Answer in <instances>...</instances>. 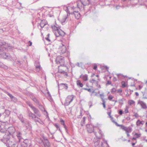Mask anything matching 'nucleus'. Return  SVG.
Listing matches in <instances>:
<instances>
[{"label":"nucleus","mask_w":147,"mask_h":147,"mask_svg":"<svg viewBox=\"0 0 147 147\" xmlns=\"http://www.w3.org/2000/svg\"><path fill=\"white\" fill-rule=\"evenodd\" d=\"M32 109L33 110L34 113L36 114L38 117H40L41 116V114L39 113V110L37 108L34 107Z\"/></svg>","instance_id":"18"},{"label":"nucleus","mask_w":147,"mask_h":147,"mask_svg":"<svg viewBox=\"0 0 147 147\" xmlns=\"http://www.w3.org/2000/svg\"><path fill=\"white\" fill-rule=\"evenodd\" d=\"M25 145L24 144H22V143L21 144V147H28V146H25Z\"/></svg>","instance_id":"57"},{"label":"nucleus","mask_w":147,"mask_h":147,"mask_svg":"<svg viewBox=\"0 0 147 147\" xmlns=\"http://www.w3.org/2000/svg\"><path fill=\"white\" fill-rule=\"evenodd\" d=\"M111 111H110V112H107V114L108 115L109 117H110L111 116Z\"/></svg>","instance_id":"60"},{"label":"nucleus","mask_w":147,"mask_h":147,"mask_svg":"<svg viewBox=\"0 0 147 147\" xmlns=\"http://www.w3.org/2000/svg\"><path fill=\"white\" fill-rule=\"evenodd\" d=\"M113 97L111 95H109L108 97V99L110 101H112V100Z\"/></svg>","instance_id":"49"},{"label":"nucleus","mask_w":147,"mask_h":147,"mask_svg":"<svg viewBox=\"0 0 147 147\" xmlns=\"http://www.w3.org/2000/svg\"><path fill=\"white\" fill-rule=\"evenodd\" d=\"M103 140L104 142L105 143V144L107 145V146H109V145L108 144L107 141L106 140H105V139H104Z\"/></svg>","instance_id":"59"},{"label":"nucleus","mask_w":147,"mask_h":147,"mask_svg":"<svg viewBox=\"0 0 147 147\" xmlns=\"http://www.w3.org/2000/svg\"><path fill=\"white\" fill-rule=\"evenodd\" d=\"M123 113V112L121 110H120L119 111V114L120 115H121Z\"/></svg>","instance_id":"58"},{"label":"nucleus","mask_w":147,"mask_h":147,"mask_svg":"<svg viewBox=\"0 0 147 147\" xmlns=\"http://www.w3.org/2000/svg\"><path fill=\"white\" fill-rule=\"evenodd\" d=\"M11 99L12 100H13L14 102H17V98L14 96Z\"/></svg>","instance_id":"54"},{"label":"nucleus","mask_w":147,"mask_h":147,"mask_svg":"<svg viewBox=\"0 0 147 147\" xmlns=\"http://www.w3.org/2000/svg\"><path fill=\"white\" fill-rule=\"evenodd\" d=\"M1 66H0L1 67H2L3 68H4L5 69H7V67L6 65H4L3 63H2V65Z\"/></svg>","instance_id":"52"},{"label":"nucleus","mask_w":147,"mask_h":147,"mask_svg":"<svg viewBox=\"0 0 147 147\" xmlns=\"http://www.w3.org/2000/svg\"><path fill=\"white\" fill-rule=\"evenodd\" d=\"M8 125L9 123L7 121L5 122L0 121V130L1 129H4L6 130L7 128Z\"/></svg>","instance_id":"8"},{"label":"nucleus","mask_w":147,"mask_h":147,"mask_svg":"<svg viewBox=\"0 0 147 147\" xmlns=\"http://www.w3.org/2000/svg\"><path fill=\"white\" fill-rule=\"evenodd\" d=\"M35 66H36V67H37L38 66V67H40V63L38 62H36L35 63Z\"/></svg>","instance_id":"44"},{"label":"nucleus","mask_w":147,"mask_h":147,"mask_svg":"<svg viewBox=\"0 0 147 147\" xmlns=\"http://www.w3.org/2000/svg\"><path fill=\"white\" fill-rule=\"evenodd\" d=\"M36 71L38 72H39L42 70V68L41 67H38L37 66V67L36 68Z\"/></svg>","instance_id":"39"},{"label":"nucleus","mask_w":147,"mask_h":147,"mask_svg":"<svg viewBox=\"0 0 147 147\" xmlns=\"http://www.w3.org/2000/svg\"><path fill=\"white\" fill-rule=\"evenodd\" d=\"M125 131L126 133H131L132 131V128L131 127H127Z\"/></svg>","instance_id":"25"},{"label":"nucleus","mask_w":147,"mask_h":147,"mask_svg":"<svg viewBox=\"0 0 147 147\" xmlns=\"http://www.w3.org/2000/svg\"><path fill=\"white\" fill-rule=\"evenodd\" d=\"M94 133L96 138L98 139L100 138L103 135L102 131L100 130L98 132H94Z\"/></svg>","instance_id":"16"},{"label":"nucleus","mask_w":147,"mask_h":147,"mask_svg":"<svg viewBox=\"0 0 147 147\" xmlns=\"http://www.w3.org/2000/svg\"><path fill=\"white\" fill-rule=\"evenodd\" d=\"M74 97V96L73 95L68 96L65 99L64 105L65 106H68L73 100Z\"/></svg>","instance_id":"6"},{"label":"nucleus","mask_w":147,"mask_h":147,"mask_svg":"<svg viewBox=\"0 0 147 147\" xmlns=\"http://www.w3.org/2000/svg\"><path fill=\"white\" fill-rule=\"evenodd\" d=\"M91 0H80V3H78L77 6L80 9H82L83 6H85L89 5L90 2Z\"/></svg>","instance_id":"5"},{"label":"nucleus","mask_w":147,"mask_h":147,"mask_svg":"<svg viewBox=\"0 0 147 147\" xmlns=\"http://www.w3.org/2000/svg\"><path fill=\"white\" fill-rule=\"evenodd\" d=\"M2 141L6 144L8 147H14L15 143L12 139H10V137L8 134H5L2 139Z\"/></svg>","instance_id":"1"},{"label":"nucleus","mask_w":147,"mask_h":147,"mask_svg":"<svg viewBox=\"0 0 147 147\" xmlns=\"http://www.w3.org/2000/svg\"><path fill=\"white\" fill-rule=\"evenodd\" d=\"M22 134L19 132H17L16 136L19 140V144L20 142H22V140H23V139L22 138Z\"/></svg>","instance_id":"19"},{"label":"nucleus","mask_w":147,"mask_h":147,"mask_svg":"<svg viewBox=\"0 0 147 147\" xmlns=\"http://www.w3.org/2000/svg\"><path fill=\"white\" fill-rule=\"evenodd\" d=\"M60 122L61 123V124L64 126V128H65L66 132H67V127L64 123V121L63 119H61L60 120Z\"/></svg>","instance_id":"27"},{"label":"nucleus","mask_w":147,"mask_h":147,"mask_svg":"<svg viewBox=\"0 0 147 147\" xmlns=\"http://www.w3.org/2000/svg\"><path fill=\"white\" fill-rule=\"evenodd\" d=\"M77 65L79 67H81L82 66V63H77Z\"/></svg>","instance_id":"53"},{"label":"nucleus","mask_w":147,"mask_h":147,"mask_svg":"<svg viewBox=\"0 0 147 147\" xmlns=\"http://www.w3.org/2000/svg\"><path fill=\"white\" fill-rule=\"evenodd\" d=\"M117 92L121 93L122 92V90L121 89H119L118 90H117Z\"/></svg>","instance_id":"56"},{"label":"nucleus","mask_w":147,"mask_h":147,"mask_svg":"<svg viewBox=\"0 0 147 147\" xmlns=\"http://www.w3.org/2000/svg\"><path fill=\"white\" fill-rule=\"evenodd\" d=\"M101 99L102 100V101L103 102V103H102V104L103 105V107L104 108H106V106L105 105V100L103 99V98H101Z\"/></svg>","instance_id":"43"},{"label":"nucleus","mask_w":147,"mask_h":147,"mask_svg":"<svg viewBox=\"0 0 147 147\" xmlns=\"http://www.w3.org/2000/svg\"><path fill=\"white\" fill-rule=\"evenodd\" d=\"M141 135V133H135L134 134V136H135L136 138H140Z\"/></svg>","instance_id":"34"},{"label":"nucleus","mask_w":147,"mask_h":147,"mask_svg":"<svg viewBox=\"0 0 147 147\" xmlns=\"http://www.w3.org/2000/svg\"><path fill=\"white\" fill-rule=\"evenodd\" d=\"M58 70H59V71H58L61 74H66V73L65 72V71H64V70H60L59 69Z\"/></svg>","instance_id":"51"},{"label":"nucleus","mask_w":147,"mask_h":147,"mask_svg":"<svg viewBox=\"0 0 147 147\" xmlns=\"http://www.w3.org/2000/svg\"><path fill=\"white\" fill-rule=\"evenodd\" d=\"M131 86H135V81L134 80H131V84L130 85Z\"/></svg>","instance_id":"37"},{"label":"nucleus","mask_w":147,"mask_h":147,"mask_svg":"<svg viewBox=\"0 0 147 147\" xmlns=\"http://www.w3.org/2000/svg\"><path fill=\"white\" fill-rule=\"evenodd\" d=\"M121 127V128L124 131H125L127 127L122 125H120Z\"/></svg>","instance_id":"47"},{"label":"nucleus","mask_w":147,"mask_h":147,"mask_svg":"<svg viewBox=\"0 0 147 147\" xmlns=\"http://www.w3.org/2000/svg\"><path fill=\"white\" fill-rule=\"evenodd\" d=\"M138 103L141 106L142 109H147L146 104L143 101L139 100L138 101Z\"/></svg>","instance_id":"11"},{"label":"nucleus","mask_w":147,"mask_h":147,"mask_svg":"<svg viewBox=\"0 0 147 147\" xmlns=\"http://www.w3.org/2000/svg\"><path fill=\"white\" fill-rule=\"evenodd\" d=\"M97 66L95 64L94 65V67H93V69L94 70H96L97 69Z\"/></svg>","instance_id":"62"},{"label":"nucleus","mask_w":147,"mask_h":147,"mask_svg":"<svg viewBox=\"0 0 147 147\" xmlns=\"http://www.w3.org/2000/svg\"><path fill=\"white\" fill-rule=\"evenodd\" d=\"M59 52L61 55L63 54L64 56L66 57H68L70 55L69 52L67 50L66 47L63 44H62V46L59 47Z\"/></svg>","instance_id":"3"},{"label":"nucleus","mask_w":147,"mask_h":147,"mask_svg":"<svg viewBox=\"0 0 147 147\" xmlns=\"http://www.w3.org/2000/svg\"><path fill=\"white\" fill-rule=\"evenodd\" d=\"M6 43L9 45L8 46H7V48H5L2 46H0V55H1L3 58L5 59H6L7 57H9V55L8 54L7 55L4 52L3 49H11L12 48V47L9 44L7 43Z\"/></svg>","instance_id":"4"},{"label":"nucleus","mask_w":147,"mask_h":147,"mask_svg":"<svg viewBox=\"0 0 147 147\" xmlns=\"http://www.w3.org/2000/svg\"><path fill=\"white\" fill-rule=\"evenodd\" d=\"M47 25V22L45 20H41L40 24V26L41 28H43L45 26Z\"/></svg>","instance_id":"22"},{"label":"nucleus","mask_w":147,"mask_h":147,"mask_svg":"<svg viewBox=\"0 0 147 147\" xmlns=\"http://www.w3.org/2000/svg\"><path fill=\"white\" fill-rule=\"evenodd\" d=\"M28 114L30 117H31L32 119H33L34 118V117L36 115L32 113L30 111H28Z\"/></svg>","instance_id":"24"},{"label":"nucleus","mask_w":147,"mask_h":147,"mask_svg":"<svg viewBox=\"0 0 147 147\" xmlns=\"http://www.w3.org/2000/svg\"><path fill=\"white\" fill-rule=\"evenodd\" d=\"M83 89L84 90H87L88 91V92H92V93H93L94 92V91H91V90L90 89V88H89V89H88V88H83Z\"/></svg>","instance_id":"42"},{"label":"nucleus","mask_w":147,"mask_h":147,"mask_svg":"<svg viewBox=\"0 0 147 147\" xmlns=\"http://www.w3.org/2000/svg\"><path fill=\"white\" fill-rule=\"evenodd\" d=\"M32 100L36 103L38 104V100L35 97H33L32 98Z\"/></svg>","instance_id":"40"},{"label":"nucleus","mask_w":147,"mask_h":147,"mask_svg":"<svg viewBox=\"0 0 147 147\" xmlns=\"http://www.w3.org/2000/svg\"><path fill=\"white\" fill-rule=\"evenodd\" d=\"M60 85L62 86V87L66 90H67L68 88V86L67 84L61 83L60 84Z\"/></svg>","instance_id":"30"},{"label":"nucleus","mask_w":147,"mask_h":147,"mask_svg":"<svg viewBox=\"0 0 147 147\" xmlns=\"http://www.w3.org/2000/svg\"><path fill=\"white\" fill-rule=\"evenodd\" d=\"M80 78H81L84 81H86L88 80V75L86 74L84 75L81 74L80 76Z\"/></svg>","instance_id":"21"},{"label":"nucleus","mask_w":147,"mask_h":147,"mask_svg":"<svg viewBox=\"0 0 147 147\" xmlns=\"http://www.w3.org/2000/svg\"><path fill=\"white\" fill-rule=\"evenodd\" d=\"M4 92L7 94L11 99L14 96H13L11 94H10L8 92L6 91H4Z\"/></svg>","instance_id":"36"},{"label":"nucleus","mask_w":147,"mask_h":147,"mask_svg":"<svg viewBox=\"0 0 147 147\" xmlns=\"http://www.w3.org/2000/svg\"><path fill=\"white\" fill-rule=\"evenodd\" d=\"M71 14L75 16L76 18L77 19H79L80 17V14L78 11H74Z\"/></svg>","instance_id":"17"},{"label":"nucleus","mask_w":147,"mask_h":147,"mask_svg":"<svg viewBox=\"0 0 147 147\" xmlns=\"http://www.w3.org/2000/svg\"><path fill=\"white\" fill-rule=\"evenodd\" d=\"M90 82L92 83V85H95L97 87L100 88V86L98 85V82L95 80L92 79H90L89 80Z\"/></svg>","instance_id":"12"},{"label":"nucleus","mask_w":147,"mask_h":147,"mask_svg":"<svg viewBox=\"0 0 147 147\" xmlns=\"http://www.w3.org/2000/svg\"><path fill=\"white\" fill-rule=\"evenodd\" d=\"M118 101L119 102V103L120 104V105H122L123 104V99H119L118 100Z\"/></svg>","instance_id":"46"},{"label":"nucleus","mask_w":147,"mask_h":147,"mask_svg":"<svg viewBox=\"0 0 147 147\" xmlns=\"http://www.w3.org/2000/svg\"><path fill=\"white\" fill-rule=\"evenodd\" d=\"M144 124V121H141L140 120H138L136 122V125L137 126H140L141 124L143 125Z\"/></svg>","instance_id":"31"},{"label":"nucleus","mask_w":147,"mask_h":147,"mask_svg":"<svg viewBox=\"0 0 147 147\" xmlns=\"http://www.w3.org/2000/svg\"><path fill=\"white\" fill-rule=\"evenodd\" d=\"M22 144H24L26 145L25 146H28V147H30L31 145V141L28 139L24 140L22 142Z\"/></svg>","instance_id":"15"},{"label":"nucleus","mask_w":147,"mask_h":147,"mask_svg":"<svg viewBox=\"0 0 147 147\" xmlns=\"http://www.w3.org/2000/svg\"><path fill=\"white\" fill-rule=\"evenodd\" d=\"M66 11L67 13H68L70 14L68 8L67 7H66Z\"/></svg>","instance_id":"61"},{"label":"nucleus","mask_w":147,"mask_h":147,"mask_svg":"<svg viewBox=\"0 0 147 147\" xmlns=\"http://www.w3.org/2000/svg\"><path fill=\"white\" fill-rule=\"evenodd\" d=\"M128 103L129 105L131 106L135 104V102L133 100H129L128 101Z\"/></svg>","instance_id":"29"},{"label":"nucleus","mask_w":147,"mask_h":147,"mask_svg":"<svg viewBox=\"0 0 147 147\" xmlns=\"http://www.w3.org/2000/svg\"><path fill=\"white\" fill-rule=\"evenodd\" d=\"M134 116L135 117H138V113H135V114H134Z\"/></svg>","instance_id":"64"},{"label":"nucleus","mask_w":147,"mask_h":147,"mask_svg":"<svg viewBox=\"0 0 147 147\" xmlns=\"http://www.w3.org/2000/svg\"><path fill=\"white\" fill-rule=\"evenodd\" d=\"M56 62L57 64H59L61 66L64 65L65 63L64 57L60 56H57L56 59Z\"/></svg>","instance_id":"7"},{"label":"nucleus","mask_w":147,"mask_h":147,"mask_svg":"<svg viewBox=\"0 0 147 147\" xmlns=\"http://www.w3.org/2000/svg\"><path fill=\"white\" fill-rule=\"evenodd\" d=\"M18 117L21 121L23 123L24 122V120L23 115L22 114H19L18 115Z\"/></svg>","instance_id":"26"},{"label":"nucleus","mask_w":147,"mask_h":147,"mask_svg":"<svg viewBox=\"0 0 147 147\" xmlns=\"http://www.w3.org/2000/svg\"><path fill=\"white\" fill-rule=\"evenodd\" d=\"M111 120L112 121V122L114 123H115L116 125L117 126H120V125L118 124L115 121L113 120V118L112 116H111L110 117Z\"/></svg>","instance_id":"32"},{"label":"nucleus","mask_w":147,"mask_h":147,"mask_svg":"<svg viewBox=\"0 0 147 147\" xmlns=\"http://www.w3.org/2000/svg\"><path fill=\"white\" fill-rule=\"evenodd\" d=\"M117 91V90L115 88H113L112 90L111 91V92L112 94H114L115 92H116Z\"/></svg>","instance_id":"48"},{"label":"nucleus","mask_w":147,"mask_h":147,"mask_svg":"<svg viewBox=\"0 0 147 147\" xmlns=\"http://www.w3.org/2000/svg\"><path fill=\"white\" fill-rule=\"evenodd\" d=\"M67 18L66 17H64L62 20L61 22L63 24L65 22L67 21Z\"/></svg>","instance_id":"33"},{"label":"nucleus","mask_w":147,"mask_h":147,"mask_svg":"<svg viewBox=\"0 0 147 147\" xmlns=\"http://www.w3.org/2000/svg\"><path fill=\"white\" fill-rule=\"evenodd\" d=\"M78 86H79L80 87H82L83 85L82 83H81L80 81V80H78L76 82Z\"/></svg>","instance_id":"28"},{"label":"nucleus","mask_w":147,"mask_h":147,"mask_svg":"<svg viewBox=\"0 0 147 147\" xmlns=\"http://www.w3.org/2000/svg\"><path fill=\"white\" fill-rule=\"evenodd\" d=\"M41 142L43 143L45 147H50V144L47 139H45V141L44 142L42 140Z\"/></svg>","instance_id":"20"},{"label":"nucleus","mask_w":147,"mask_h":147,"mask_svg":"<svg viewBox=\"0 0 147 147\" xmlns=\"http://www.w3.org/2000/svg\"><path fill=\"white\" fill-rule=\"evenodd\" d=\"M51 28L56 37L64 36L65 35V33L60 29V27L57 24L52 26Z\"/></svg>","instance_id":"2"},{"label":"nucleus","mask_w":147,"mask_h":147,"mask_svg":"<svg viewBox=\"0 0 147 147\" xmlns=\"http://www.w3.org/2000/svg\"><path fill=\"white\" fill-rule=\"evenodd\" d=\"M55 126L57 128V129L59 128V130H60V129L59 128V126L58 124H55Z\"/></svg>","instance_id":"55"},{"label":"nucleus","mask_w":147,"mask_h":147,"mask_svg":"<svg viewBox=\"0 0 147 147\" xmlns=\"http://www.w3.org/2000/svg\"><path fill=\"white\" fill-rule=\"evenodd\" d=\"M102 145V142H100L99 140H98L96 142H94V147H103Z\"/></svg>","instance_id":"13"},{"label":"nucleus","mask_w":147,"mask_h":147,"mask_svg":"<svg viewBox=\"0 0 147 147\" xmlns=\"http://www.w3.org/2000/svg\"><path fill=\"white\" fill-rule=\"evenodd\" d=\"M10 113V112L8 110H5V112L3 113V115L5 116V118H6L8 117Z\"/></svg>","instance_id":"23"},{"label":"nucleus","mask_w":147,"mask_h":147,"mask_svg":"<svg viewBox=\"0 0 147 147\" xmlns=\"http://www.w3.org/2000/svg\"><path fill=\"white\" fill-rule=\"evenodd\" d=\"M26 103L31 109L34 107L32 105L31 103L29 101H27L26 102Z\"/></svg>","instance_id":"38"},{"label":"nucleus","mask_w":147,"mask_h":147,"mask_svg":"<svg viewBox=\"0 0 147 147\" xmlns=\"http://www.w3.org/2000/svg\"><path fill=\"white\" fill-rule=\"evenodd\" d=\"M7 131L9 133H6L5 134H8L9 135V136L11 135L14 133L16 131L15 128L13 127H10L7 129Z\"/></svg>","instance_id":"9"},{"label":"nucleus","mask_w":147,"mask_h":147,"mask_svg":"<svg viewBox=\"0 0 147 147\" xmlns=\"http://www.w3.org/2000/svg\"><path fill=\"white\" fill-rule=\"evenodd\" d=\"M122 84V87L123 88H124L127 86V84H126L125 82L124 81H122L121 82Z\"/></svg>","instance_id":"35"},{"label":"nucleus","mask_w":147,"mask_h":147,"mask_svg":"<svg viewBox=\"0 0 147 147\" xmlns=\"http://www.w3.org/2000/svg\"><path fill=\"white\" fill-rule=\"evenodd\" d=\"M86 129L88 132L89 133H91L93 132L94 127L91 124H87L86 125Z\"/></svg>","instance_id":"10"},{"label":"nucleus","mask_w":147,"mask_h":147,"mask_svg":"<svg viewBox=\"0 0 147 147\" xmlns=\"http://www.w3.org/2000/svg\"><path fill=\"white\" fill-rule=\"evenodd\" d=\"M85 118H86L85 117H83V120L81 122V124L82 126H83L84 124Z\"/></svg>","instance_id":"41"},{"label":"nucleus","mask_w":147,"mask_h":147,"mask_svg":"<svg viewBox=\"0 0 147 147\" xmlns=\"http://www.w3.org/2000/svg\"><path fill=\"white\" fill-rule=\"evenodd\" d=\"M33 120L36 123H37L38 122L41 125H43L44 124V123L43 121L40 118L37 117L36 116L34 117V118Z\"/></svg>","instance_id":"14"},{"label":"nucleus","mask_w":147,"mask_h":147,"mask_svg":"<svg viewBox=\"0 0 147 147\" xmlns=\"http://www.w3.org/2000/svg\"><path fill=\"white\" fill-rule=\"evenodd\" d=\"M124 112L125 113H127L128 112V108L126 106Z\"/></svg>","instance_id":"50"},{"label":"nucleus","mask_w":147,"mask_h":147,"mask_svg":"<svg viewBox=\"0 0 147 147\" xmlns=\"http://www.w3.org/2000/svg\"><path fill=\"white\" fill-rule=\"evenodd\" d=\"M40 109L42 111H45L47 113V112L46 111L45 109L42 105H41L40 106Z\"/></svg>","instance_id":"45"},{"label":"nucleus","mask_w":147,"mask_h":147,"mask_svg":"<svg viewBox=\"0 0 147 147\" xmlns=\"http://www.w3.org/2000/svg\"><path fill=\"white\" fill-rule=\"evenodd\" d=\"M139 2H142L144 3L146 2V0H138Z\"/></svg>","instance_id":"63"}]
</instances>
